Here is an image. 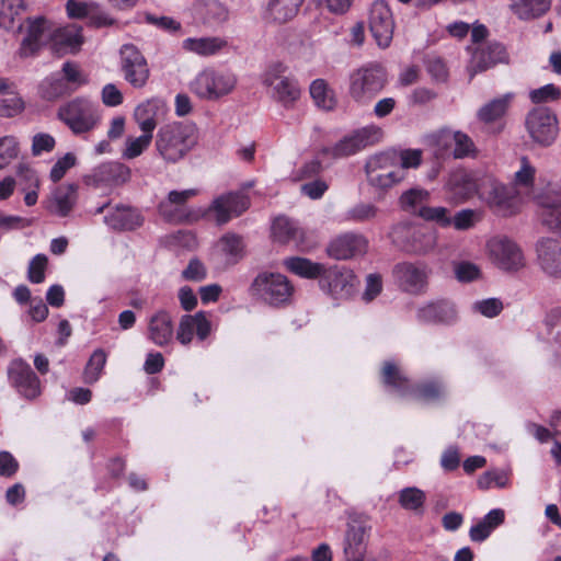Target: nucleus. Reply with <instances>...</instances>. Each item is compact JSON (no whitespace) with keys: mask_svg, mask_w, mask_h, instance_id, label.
I'll list each match as a JSON object with an SVG mask.
<instances>
[{"mask_svg":"<svg viewBox=\"0 0 561 561\" xmlns=\"http://www.w3.org/2000/svg\"><path fill=\"white\" fill-rule=\"evenodd\" d=\"M198 141L194 124L173 122L161 126L154 136V151L167 164L184 160Z\"/></svg>","mask_w":561,"mask_h":561,"instance_id":"f257e3e1","label":"nucleus"},{"mask_svg":"<svg viewBox=\"0 0 561 561\" xmlns=\"http://www.w3.org/2000/svg\"><path fill=\"white\" fill-rule=\"evenodd\" d=\"M237 75L227 68L209 66L201 70L190 83V90L204 101H217L233 92Z\"/></svg>","mask_w":561,"mask_h":561,"instance_id":"f03ea898","label":"nucleus"},{"mask_svg":"<svg viewBox=\"0 0 561 561\" xmlns=\"http://www.w3.org/2000/svg\"><path fill=\"white\" fill-rule=\"evenodd\" d=\"M382 381L400 397L413 396L415 399L433 401L446 393V388L440 379H430L412 387L405 376L391 362H387L382 368Z\"/></svg>","mask_w":561,"mask_h":561,"instance_id":"7ed1b4c3","label":"nucleus"},{"mask_svg":"<svg viewBox=\"0 0 561 561\" xmlns=\"http://www.w3.org/2000/svg\"><path fill=\"white\" fill-rule=\"evenodd\" d=\"M250 293L268 306L282 307L290 302L295 288L285 275L264 271L252 280Z\"/></svg>","mask_w":561,"mask_h":561,"instance_id":"20e7f679","label":"nucleus"},{"mask_svg":"<svg viewBox=\"0 0 561 561\" xmlns=\"http://www.w3.org/2000/svg\"><path fill=\"white\" fill-rule=\"evenodd\" d=\"M57 116L77 136L92 131L101 121L98 105L84 98L62 104Z\"/></svg>","mask_w":561,"mask_h":561,"instance_id":"39448f33","label":"nucleus"},{"mask_svg":"<svg viewBox=\"0 0 561 561\" xmlns=\"http://www.w3.org/2000/svg\"><path fill=\"white\" fill-rule=\"evenodd\" d=\"M387 84V73L378 64H369L350 75L348 93L358 104H368Z\"/></svg>","mask_w":561,"mask_h":561,"instance_id":"423d86ee","label":"nucleus"},{"mask_svg":"<svg viewBox=\"0 0 561 561\" xmlns=\"http://www.w3.org/2000/svg\"><path fill=\"white\" fill-rule=\"evenodd\" d=\"M365 169L369 184L380 190L392 187L405 176L399 165L397 151H385L369 157Z\"/></svg>","mask_w":561,"mask_h":561,"instance_id":"0eeeda50","label":"nucleus"},{"mask_svg":"<svg viewBox=\"0 0 561 561\" xmlns=\"http://www.w3.org/2000/svg\"><path fill=\"white\" fill-rule=\"evenodd\" d=\"M392 240L407 253L424 255L435 249L437 232L428 226L402 224L393 229Z\"/></svg>","mask_w":561,"mask_h":561,"instance_id":"6e6552de","label":"nucleus"},{"mask_svg":"<svg viewBox=\"0 0 561 561\" xmlns=\"http://www.w3.org/2000/svg\"><path fill=\"white\" fill-rule=\"evenodd\" d=\"M263 84L268 88L271 96L285 107L291 106L300 98L301 90L297 80L286 75V67L280 62L266 69Z\"/></svg>","mask_w":561,"mask_h":561,"instance_id":"1a4fd4ad","label":"nucleus"},{"mask_svg":"<svg viewBox=\"0 0 561 561\" xmlns=\"http://www.w3.org/2000/svg\"><path fill=\"white\" fill-rule=\"evenodd\" d=\"M382 136L383 131L379 126L368 125L345 136L333 147L322 148L321 154L333 159L345 158L359 152L368 146L378 144Z\"/></svg>","mask_w":561,"mask_h":561,"instance_id":"9d476101","label":"nucleus"},{"mask_svg":"<svg viewBox=\"0 0 561 561\" xmlns=\"http://www.w3.org/2000/svg\"><path fill=\"white\" fill-rule=\"evenodd\" d=\"M357 283V277L352 270L334 264L325 265L318 285L320 290L329 297L343 300L353 295Z\"/></svg>","mask_w":561,"mask_h":561,"instance_id":"9b49d317","label":"nucleus"},{"mask_svg":"<svg viewBox=\"0 0 561 561\" xmlns=\"http://www.w3.org/2000/svg\"><path fill=\"white\" fill-rule=\"evenodd\" d=\"M479 194L501 216H510L517 208L519 194L512 185H505L495 179L485 178L480 184Z\"/></svg>","mask_w":561,"mask_h":561,"instance_id":"f8f14e48","label":"nucleus"},{"mask_svg":"<svg viewBox=\"0 0 561 561\" xmlns=\"http://www.w3.org/2000/svg\"><path fill=\"white\" fill-rule=\"evenodd\" d=\"M486 249L492 263L504 272H517L526 265L522 249L507 237H493L488 241Z\"/></svg>","mask_w":561,"mask_h":561,"instance_id":"ddd939ff","label":"nucleus"},{"mask_svg":"<svg viewBox=\"0 0 561 561\" xmlns=\"http://www.w3.org/2000/svg\"><path fill=\"white\" fill-rule=\"evenodd\" d=\"M525 126L533 141L542 147L552 145L559 134L557 115L548 107L531 110L526 116Z\"/></svg>","mask_w":561,"mask_h":561,"instance_id":"4468645a","label":"nucleus"},{"mask_svg":"<svg viewBox=\"0 0 561 561\" xmlns=\"http://www.w3.org/2000/svg\"><path fill=\"white\" fill-rule=\"evenodd\" d=\"M119 68L123 78L135 89L144 88L150 77L148 61L134 44H124L119 49Z\"/></svg>","mask_w":561,"mask_h":561,"instance_id":"2eb2a0df","label":"nucleus"},{"mask_svg":"<svg viewBox=\"0 0 561 561\" xmlns=\"http://www.w3.org/2000/svg\"><path fill=\"white\" fill-rule=\"evenodd\" d=\"M250 206L249 197L241 192H228L215 197L207 215L219 226L241 216Z\"/></svg>","mask_w":561,"mask_h":561,"instance_id":"dca6fc26","label":"nucleus"},{"mask_svg":"<svg viewBox=\"0 0 561 561\" xmlns=\"http://www.w3.org/2000/svg\"><path fill=\"white\" fill-rule=\"evenodd\" d=\"M400 289L409 294H422L427 287L430 268L425 263L401 262L392 271Z\"/></svg>","mask_w":561,"mask_h":561,"instance_id":"f3484780","label":"nucleus"},{"mask_svg":"<svg viewBox=\"0 0 561 561\" xmlns=\"http://www.w3.org/2000/svg\"><path fill=\"white\" fill-rule=\"evenodd\" d=\"M369 28L380 48L389 47L393 36L394 21L391 10L385 0H376L371 4Z\"/></svg>","mask_w":561,"mask_h":561,"instance_id":"a211bd4d","label":"nucleus"},{"mask_svg":"<svg viewBox=\"0 0 561 561\" xmlns=\"http://www.w3.org/2000/svg\"><path fill=\"white\" fill-rule=\"evenodd\" d=\"M131 178V170L118 161H108L93 168L84 176V183L94 187L118 186L127 183Z\"/></svg>","mask_w":561,"mask_h":561,"instance_id":"6ab92c4d","label":"nucleus"},{"mask_svg":"<svg viewBox=\"0 0 561 561\" xmlns=\"http://www.w3.org/2000/svg\"><path fill=\"white\" fill-rule=\"evenodd\" d=\"M26 35L21 44V55L24 57L37 53L47 42H51L53 23L44 16L27 18L25 21Z\"/></svg>","mask_w":561,"mask_h":561,"instance_id":"aec40b11","label":"nucleus"},{"mask_svg":"<svg viewBox=\"0 0 561 561\" xmlns=\"http://www.w3.org/2000/svg\"><path fill=\"white\" fill-rule=\"evenodd\" d=\"M368 240L359 233L345 232L333 240L327 247V254L334 260H350L366 253Z\"/></svg>","mask_w":561,"mask_h":561,"instance_id":"412c9836","label":"nucleus"},{"mask_svg":"<svg viewBox=\"0 0 561 561\" xmlns=\"http://www.w3.org/2000/svg\"><path fill=\"white\" fill-rule=\"evenodd\" d=\"M537 261L549 277L561 278V244L552 238H541L536 243Z\"/></svg>","mask_w":561,"mask_h":561,"instance_id":"4be33fe9","label":"nucleus"},{"mask_svg":"<svg viewBox=\"0 0 561 561\" xmlns=\"http://www.w3.org/2000/svg\"><path fill=\"white\" fill-rule=\"evenodd\" d=\"M9 377L19 392L27 399L36 398L41 392L39 379L31 366L22 359H15L9 367Z\"/></svg>","mask_w":561,"mask_h":561,"instance_id":"5701e85b","label":"nucleus"},{"mask_svg":"<svg viewBox=\"0 0 561 561\" xmlns=\"http://www.w3.org/2000/svg\"><path fill=\"white\" fill-rule=\"evenodd\" d=\"M458 312L455 305L448 300L431 301L420 307L416 312L417 320L423 323L449 325L457 321Z\"/></svg>","mask_w":561,"mask_h":561,"instance_id":"b1692460","label":"nucleus"},{"mask_svg":"<svg viewBox=\"0 0 561 561\" xmlns=\"http://www.w3.org/2000/svg\"><path fill=\"white\" fill-rule=\"evenodd\" d=\"M78 202V185L62 184L57 186L46 202V209L57 217H67Z\"/></svg>","mask_w":561,"mask_h":561,"instance_id":"393cba45","label":"nucleus"},{"mask_svg":"<svg viewBox=\"0 0 561 561\" xmlns=\"http://www.w3.org/2000/svg\"><path fill=\"white\" fill-rule=\"evenodd\" d=\"M507 53L501 43H488L474 50L470 61V70L473 73L481 72L497 64L507 62Z\"/></svg>","mask_w":561,"mask_h":561,"instance_id":"a878e982","label":"nucleus"},{"mask_svg":"<svg viewBox=\"0 0 561 561\" xmlns=\"http://www.w3.org/2000/svg\"><path fill=\"white\" fill-rule=\"evenodd\" d=\"M272 234L278 242H293L302 251L310 249V245L306 242V232L304 229L288 217L279 216L275 218L272 226Z\"/></svg>","mask_w":561,"mask_h":561,"instance_id":"bb28decb","label":"nucleus"},{"mask_svg":"<svg viewBox=\"0 0 561 561\" xmlns=\"http://www.w3.org/2000/svg\"><path fill=\"white\" fill-rule=\"evenodd\" d=\"M194 332L199 340H205L210 333V322L206 318V314L202 311L194 316H183L181 318L176 339L183 345H187L192 342Z\"/></svg>","mask_w":561,"mask_h":561,"instance_id":"cd10ccee","label":"nucleus"},{"mask_svg":"<svg viewBox=\"0 0 561 561\" xmlns=\"http://www.w3.org/2000/svg\"><path fill=\"white\" fill-rule=\"evenodd\" d=\"M229 47V41L222 36L188 37L182 42V48L185 51L202 57L219 55L227 51Z\"/></svg>","mask_w":561,"mask_h":561,"instance_id":"c85d7f7f","label":"nucleus"},{"mask_svg":"<svg viewBox=\"0 0 561 561\" xmlns=\"http://www.w3.org/2000/svg\"><path fill=\"white\" fill-rule=\"evenodd\" d=\"M82 43L81 27L70 24L65 27L54 28L50 47L54 53L65 55L78 51Z\"/></svg>","mask_w":561,"mask_h":561,"instance_id":"c756f323","label":"nucleus"},{"mask_svg":"<svg viewBox=\"0 0 561 561\" xmlns=\"http://www.w3.org/2000/svg\"><path fill=\"white\" fill-rule=\"evenodd\" d=\"M445 187L449 197L456 203L470 198L479 192L480 188L472 175L465 170L451 172Z\"/></svg>","mask_w":561,"mask_h":561,"instance_id":"7c9ffc66","label":"nucleus"},{"mask_svg":"<svg viewBox=\"0 0 561 561\" xmlns=\"http://www.w3.org/2000/svg\"><path fill=\"white\" fill-rule=\"evenodd\" d=\"M173 336L172 319L165 310L154 312L148 322V339L158 346L167 345Z\"/></svg>","mask_w":561,"mask_h":561,"instance_id":"2f4dec72","label":"nucleus"},{"mask_svg":"<svg viewBox=\"0 0 561 561\" xmlns=\"http://www.w3.org/2000/svg\"><path fill=\"white\" fill-rule=\"evenodd\" d=\"M305 0H270L266 7V20L283 24L291 21L299 12Z\"/></svg>","mask_w":561,"mask_h":561,"instance_id":"473e14b6","label":"nucleus"},{"mask_svg":"<svg viewBox=\"0 0 561 561\" xmlns=\"http://www.w3.org/2000/svg\"><path fill=\"white\" fill-rule=\"evenodd\" d=\"M105 224L114 230H133L142 224L139 213L126 206H116L104 217Z\"/></svg>","mask_w":561,"mask_h":561,"instance_id":"72a5a7b5","label":"nucleus"},{"mask_svg":"<svg viewBox=\"0 0 561 561\" xmlns=\"http://www.w3.org/2000/svg\"><path fill=\"white\" fill-rule=\"evenodd\" d=\"M438 142L447 144L448 141H454V157L457 159H462L465 157H469L474 154L476 146L472 139L465 133L460 130H451L448 128H444L437 134Z\"/></svg>","mask_w":561,"mask_h":561,"instance_id":"f704fd0d","label":"nucleus"},{"mask_svg":"<svg viewBox=\"0 0 561 561\" xmlns=\"http://www.w3.org/2000/svg\"><path fill=\"white\" fill-rule=\"evenodd\" d=\"M366 552V533L362 526L348 528L344 541L345 561H363Z\"/></svg>","mask_w":561,"mask_h":561,"instance_id":"c9c22d12","label":"nucleus"},{"mask_svg":"<svg viewBox=\"0 0 561 561\" xmlns=\"http://www.w3.org/2000/svg\"><path fill=\"white\" fill-rule=\"evenodd\" d=\"M505 519V513L501 508L491 510L477 525L470 529V538L472 541L481 542L485 540L491 533L502 525Z\"/></svg>","mask_w":561,"mask_h":561,"instance_id":"e433bc0d","label":"nucleus"},{"mask_svg":"<svg viewBox=\"0 0 561 561\" xmlns=\"http://www.w3.org/2000/svg\"><path fill=\"white\" fill-rule=\"evenodd\" d=\"M513 99V93H505L491 100L479 108L477 112L478 119L484 124L496 122L505 115Z\"/></svg>","mask_w":561,"mask_h":561,"instance_id":"4c0bfd02","label":"nucleus"},{"mask_svg":"<svg viewBox=\"0 0 561 561\" xmlns=\"http://www.w3.org/2000/svg\"><path fill=\"white\" fill-rule=\"evenodd\" d=\"M285 267L302 278L308 279H320L321 274L324 271L325 264L312 262L309 259L300 256H291L284 261Z\"/></svg>","mask_w":561,"mask_h":561,"instance_id":"58836bf2","label":"nucleus"},{"mask_svg":"<svg viewBox=\"0 0 561 561\" xmlns=\"http://www.w3.org/2000/svg\"><path fill=\"white\" fill-rule=\"evenodd\" d=\"M161 107L160 101L147 100L139 104L134 112V117L142 133H150L157 127V115Z\"/></svg>","mask_w":561,"mask_h":561,"instance_id":"ea45409f","label":"nucleus"},{"mask_svg":"<svg viewBox=\"0 0 561 561\" xmlns=\"http://www.w3.org/2000/svg\"><path fill=\"white\" fill-rule=\"evenodd\" d=\"M539 204L543 207L542 224L552 232L561 236V192L557 193L551 203L546 197H541Z\"/></svg>","mask_w":561,"mask_h":561,"instance_id":"a19ab883","label":"nucleus"},{"mask_svg":"<svg viewBox=\"0 0 561 561\" xmlns=\"http://www.w3.org/2000/svg\"><path fill=\"white\" fill-rule=\"evenodd\" d=\"M218 248L226 264L233 265L244 255V243L241 237L227 233L218 242Z\"/></svg>","mask_w":561,"mask_h":561,"instance_id":"79ce46f5","label":"nucleus"},{"mask_svg":"<svg viewBox=\"0 0 561 561\" xmlns=\"http://www.w3.org/2000/svg\"><path fill=\"white\" fill-rule=\"evenodd\" d=\"M550 5L551 0H517L511 9L520 20H531L545 14Z\"/></svg>","mask_w":561,"mask_h":561,"instance_id":"37998d69","label":"nucleus"},{"mask_svg":"<svg viewBox=\"0 0 561 561\" xmlns=\"http://www.w3.org/2000/svg\"><path fill=\"white\" fill-rule=\"evenodd\" d=\"M310 95L314 104L325 111H331L336 105L334 91L329 87L324 79H316L311 82Z\"/></svg>","mask_w":561,"mask_h":561,"instance_id":"c03bdc74","label":"nucleus"},{"mask_svg":"<svg viewBox=\"0 0 561 561\" xmlns=\"http://www.w3.org/2000/svg\"><path fill=\"white\" fill-rule=\"evenodd\" d=\"M536 168L526 157L519 160V168L515 171L512 186L518 194L529 193L534 185Z\"/></svg>","mask_w":561,"mask_h":561,"instance_id":"a18cd8bd","label":"nucleus"},{"mask_svg":"<svg viewBox=\"0 0 561 561\" xmlns=\"http://www.w3.org/2000/svg\"><path fill=\"white\" fill-rule=\"evenodd\" d=\"M24 103L18 93L5 90V83L0 81V116L13 117L22 112Z\"/></svg>","mask_w":561,"mask_h":561,"instance_id":"49530a36","label":"nucleus"},{"mask_svg":"<svg viewBox=\"0 0 561 561\" xmlns=\"http://www.w3.org/2000/svg\"><path fill=\"white\" fill-rule=\"evenodd\" d=\"M26 10L24 0H0V26L11 28L15 18Z\"/></svg>","mask_w":561,"mask_h":561,"instance_id":"de8ad7c7","label":"nucleus"},{"mask_svg":"<svg viewBox=\"0 0 561 561\" xmlns=\"http://www.w3.org/2000/svg\"><path fill=\"white\" fill-rule=\"evenodd\" d=\"M152 134L144 133L139 137H128L125 140V147L122 151V158L125 160H133L138 158L148 149L152 141Z\"/></svg>","mask_w":561,"mask_h":561,"instance_id":"09e8293b","label":"nucleus"},{"mask_svg":"<svg viewBox=\"0 0 561 561\" xmlns=\"http://www.w3.org/2000/svg\"><path fill=\"white\" fill-rule=\"evenodd\" d=\"M16 184L21 191L24 190H39L41 179L35 169L26 163H20L16 167Z\"/></svg>","mask_w":561,"mask_h":561,"instance_id":"8fccbe9b","label":"nucleus"},{"mask_svg":"<svg viewBox=\"0 0 561 561\" xmlns=\"http://www.w3.org/2000/svg\"><path fill=\"white\" fill-rule=\"evenodd\" d=\"M20 144L13 136L0 138V171L11 164L19 157Z\"/></svg>","mask_w":561,"mask_h":561,"instance_id":"3c124183","label":"nucleus"},{"mask_svg":"<svg viewBox=\"0 0 561 561\" xmlns=\"http://www.w3.org/2000/svg\"><path fill=\"white\" fill-rule=\"evenodd\" d=\"M378 208L370 203H358L346 210L344 220L354 222H365L377 216Z\"/></svg>","mask_w":561,"mask_h":561,"instance_id":"603ef678","label":"nucleus"},{"mask_svg":"<svg viewBox=\"0 0 561 561\" xmlns=\"http://www.w3.org/2000/svg\"><path fill=\"white\" fill-rule=\"evenodd\" d=\"M105 363L106 354L104 353V351H94L84 369V381L87 383H94L95 381H98Z\"/></svg>","mask_w":561,"mask_h":561,"instance_id":"864d4df0","label":"nucleus"},{"mask_svg":"<svg viewBox=\"0 0 561 561\" xmlns=\"http://www.w3.org/2000/svg\"><path fill=\"white\" fill-rule=\"evenodd\" d=\"M197 195V190L195 188H188L184 191H171L168 194V199L165 202H162L160 204V213L168 219H172L171 213L168 210V208L171 205L182 206L184 205L188 199L193 198Z\"/></svg>","mask_w":561,"mask_h":561,"instance_id":"5fc2aeb1","label":"nucleus"},{"mask_svg":"<svg viewBox=\"0 0 561 561\" xmlns=\"http://www.w3.org/2000/svg\"><path fill=\"white\" fill-rule=\"evenodd\" d=\"M428 192L422 188H411L404 192L400 197V203L403 209L410 211H417L423 204L427 201Z\"/></svg>","mask_w":561,"mask_h":561,"instance_id":"6e6d98bb","label":"nucleus"},{"mask_svg":"<svg viewBox=\"0 0 561 561\" xmlns=\"http://www.w3.org/2000/svg\"><path fill=\"white\" fill-rule=\"evenodd\" d=\"M425 494L417 488H405L400 492L399 503L404 510L416 511L423 506Z\"/></svg>","mask_w":561,"mask_h":561,"instance_id":"4d7b16f0","label":"nucleus"},{"mask_svg":"<svg viewBox=\"0 0 561 561\" xmlns=\"http://www.w3.org/2000/svg\"><path fill=\"white\" fill-rule=\"evenodd\" d=\"M454 272L456 278L461 283H470L481 276L480 267L468 261L454 263Z\"/></svg>","mask_w":561,"mask_h":561,"instance_id":"13d9d810","label":"nucleus"},{"mask_svg":"<svg viewBox=\"0 0 561 561\" xmlns=\"http://www.w3.org/2000/svg\"><path fill=\"white\" fill-rule=\"evenodd\" d=\"M77 157L72 152H67L65 156L59 158L51 167L49 179L53 182H59L67 171L76 165Z\"/></svg>","mask_w":561,"mask_h":561,"instance_id":"bf43d9fd","label":"nucleus"},{"mask_svg":"<svg viewBox=\"0 0 561 561\" xmlns=\"http://www.w3.org/2000/svg\"><path fill=\"white\" fill-rule=\"evenodd\" d=\"M419 215L425 220L435 221L443 227H447L451 224V218L445 207H421Z\"/></svg>","mask_w":561,"mask_h":561,"instance_id":"052dcab7","label":"nucleus"},{"mask_svg":"<svg viewBox=\"0 0 561 561\" xmlns=\"http://www.w3.org/2000/svg\"><path fill=\"white\" fill-rule=\"evenodd\" d=\"M56 145L55 138L46 133H38L33 136L32 139V154L38 157L44 152H50L54 150Z\"/></svg>","mask_w":561,"mask_h":561,"instance_id":"680f3d73","label":"nucleus"},{"mask_svg":"<svg viewBox=\"0 0 561 561\" xmlns=\"http://www.w3.org/2000/svg\"><path fill=\"white\" fill-rule=\"evenodd\" d=\"M561 95V91L558 87L552 83L546 84L539 89L530 91L529 96L534 103H545L558 100Z\"/></svg>","mask_w":561,"mask_h":561,"instance_id":"e2e57ef3","label":"nucleus"},{"mask_svg":"<svg viewBox=\"0 0 561 561\" xmlns=\"http://www.w3.org/2000/svg\"><path fill=\"white\" fill-rule=\"evenodd\" d=\"M46 265L47 257L44 254L34 256L28 264V279L35 284L44 282Z\"/></svg>","mask_w":561,"mask_h":561,"instance_id":"0e129e2a","label":"nucleus"},{"mask_svg":"<svg viewBox=\"0 0 561 561\" xmlns=\"http://www.w3.org/2000/svg\"><path fill=\"white\" fill-rule=\"evenodd\" d=\"M147 23L154 25L156 27L165 31L168 33H176L181 31V23L170 16H157L150 13L145 15Z\"/></svg>","mask_w":561,"mask_h":561,"instance_id":"69168bd1","label":"nucleus"},{"mask_svg":"<svg viewBox=\"0 0 561 561\" xmlns=\"http://www.w3.org/2000/svg\"><path fill=\"white\" fill-rule=\"evenodd\" d=\"M329 184L322 179H314L301 184L300 192L310 199H320L328 191Z\"/></svg>","mask_w":561,"mask_h":561,"instance_id":"338daca9","label":"nucleus"},{"mask_svg":"<svg viewBox=\"0 0 561 561\" xmlns=\"http://www.w3.org/2000/svg\"><path fill=\"white\" fill-rule=\"evenodd\" d=\"M473 310L481 313L484 317L493 318L496 317L503 309V304L496 298H489L480 301H476L472 306Z\"/></svg>","mask_w":561,"mask_h":561,"instance_id":"774afa93","label":"nucleus"}]
</instances>
